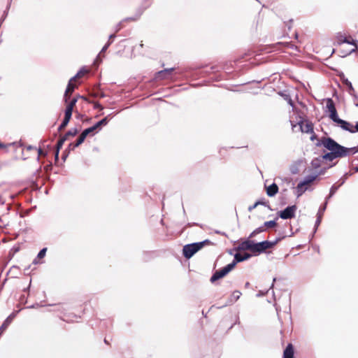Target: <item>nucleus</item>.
<instances>
[{
	"label": "nucleus",
	"mask_w": 358,
	"mask_h": 358,
	"mask_svg": "<svg viewBox=\"0 0 358 358\" xmlns=\"http://www.w3.org/2000/svg\"><path fill=\"white\" fill-rule=\"evenodd\" d=\"M111 116V114L107 115L104 118L101 119V120L98 121L96 123H95L93 126L88 127L85 129H84L82 132V138H86L87 135L92 133L93 131L96 130H99L103 126H106L109 121V117Z\"/></svg>",
	"instance_id": "7ed1b4c3"
},
{
	"label": "nucleus",
	"mask_w": 358,
	"mask_h": 358,
	"mask_svg": "<svg viewBox=\"0 0 358 358\" xmlns=\"http://www.w3.org/2000/svg\"><path fill=\"white\" fill-rule=\"evenodd\" d=\"M153 257V252H147L145 251L142 254V259L145 262H148L150 259H151Z\"/></svg>",
	"instance_id": "2f4dec72"
},
{
	"label": "nucleus",
	"mask_w": 358,
	"mask_h": 358,
	"mask_svg": "<svg viewBox=\"0 0 358 358\" xmlns=\"http://www.w3.org/2000/svg\"><path fill=\"white\" fill-rule=\"evenodd\" d=\"M272 248V243L269 241H264L259 243H253V253L259 255L266 252L267 249Z\"/></svg>",
	"instance_id": "0eeeda50"
},
{
	"label": "nucleus",
	"mask_w": 358,
	"mask_h": 358,
	"mask_svg": "<svg viewBox=\"0 0 358 358\" xmlns=\"http://www.w3.org/2000/svg\"><path fill=\"white\" fill-rule=\"evenodd\" d=\"M60 149L61 148H58V147L56 145V150H55V162H57L59 161V154Z\"/></svg>",
	"instance_id": "4c0bfd02"
},
{
	"label": "nucleus",
	"mask_w": 358,
	"mask_h": 358,
	"mask_svg": "<svg viewBox=\"0 0 358 358\" xmlns=\"http://www.w3.org/2000/svg\"><path fill=\"white\" fill-rule=\"evenodd\" d=\"M351 175H352L351 173H346L343 177H341L340 178V180H339L340 184L338 185H340V187L341 185H343L345 182V180L348 178V177L351 176Z\"/></svg>",
	"instance_id": "72a5a7b5"
},
{
	"label": "nucleus",
	"mask_w": 358,
	"mask_h": 358,
	"mask_svg": "<svg viewBox=\"0 0 358 358\" xmlns=\"http://www.w3.org/2000/svg\"><path fill=\"white\" fill-rule=\"evenodd\" d=\"M89 72V71L87 69H86L85 67H83L81 68L78 71V73L73 76L72 77L71 79H70V81H74L76 80L77 78H80L82 76H83L84 75H85L86 73H87Z\"/></svg>",
	"instance_id": "a878e982"
},
{
	"label": "nucleus",
	"mask_w": 358,
	"mask_h": 358,
	"mask_svg": "<svg viewBox=\"0 0 358 358\" xmlns=\"http://www.w3.org/2000/svg\"><path fill=\"white\" fill-rule=\"evenodd\" d=\"M315 136L314 135V136H313L310 138V139H311V140H313V139H315Z\"/></svg>",
	"instance_id": "0e129e2a"
},
{
	"label": "nucleus",
	"mask_w": 358,
	"mask_h": 358,
	"mask_svg": "<svg viewBox=\"0 0 358 358\" xmlns=\"http://www.w3.org/2000/svg\"><path fill=\"white\" fill-rule=\"evenodd\" d=\"M355 100H357L358 101V96L357 94H355V92H354V95H352Z\"/></svg>",
	"instance_id": "4d7b16f0"
},
{
	"label": "nucleus",
	"mask_w": 358,
	"mask_h": 358,
	"mask_svg": "<svg viewBox=\"0 0 358 358\" xmlns=\"http://www.w3.org/2000/svg\"><path fill=\"white\" fill-rule=\"evenodd\" d=\"M38 306H39L38 303H36V304H34L32 306H29L28 308H37Z\"/></svg>",
	"instance_id": "8fccbe9b"
},
{
	"label": "nucleus",
	"mask_w": 358,
	"mask_h": 358,
	"mask_svg": "<svg viewBox=\"0 0 358 358\" xmlns=\"http://www.w3.org/2000/svg\"><path fill=\"white\" fill-rule=\"evenodd\" d=\"M340 187V185H337L336 184H334L329 190V195L325 198V201L327 202V204L328 203L329 200L334 195V194L336 192V191Z\"/></svg>",
	"instance_id": "393cba45"
},
{
	"label": "nucleus",
	"mask_w": 358,
	"mask_h": 358,
	"mask_svg": "<svg viewBox=\"0 0 358 358\" xmlns=\"http://www.w3.org/2000/svg\"><path fill=\"white\" fill-rule=\"evenodd\" d=\"M143 12V10H141L138 15L136 16V17H127L125 19H124L122 21L120 22L115 27V32H118L121 29H122V24L123 22H127V21H136L137 20L139 17L141 16V15L142 14V13Z\"/></svg>",
	"instance_id": "6ab92c4d"
},
{
	"label": "nucleus",
	"mask_w": 358,
	"mask_h": 358,
	"mask_svg": "<svg viewBox=\"0 0 358 358\" xmlns=\"http://www.w3.org/2000/svg\"><path fill=\"white\" fill-rule=\"evenodd\" d=\"M317 176H318V175L306 176L304 178V179L300 182V185L306 186L308 185H310V183H312L313 181H315L317 179Z\"/></svg>",
	"instance_id": "412c9836"
},
{
	"label": "nucleus",
	"mask_w": 358,
	"mask_h": 358,
	"mask_svg": "<svg viewBox=\"0 0 358 358\" xmlns=\"http://www.w3.org/2000/svg\"><path fill=\"white\" fill-rule=\"evenodd\" d=\"M93 96H95V97H98V96H101V97H104V94L103 93H99V92H94L93 94Z\"/></svg>",
	"instance_id": "c03bdc74"
},
{
	"label": "nucleus",
	"mask_w": 358,
	"mask_h": 358,
	"mask_svg": "<svg viewBox=\"0 0 358 358\" xmlns=\"http://www.w3.org/2000/svg\"><path fill=\"white\" fill-rule=\"evenodd\" d=\"M72 82L73 81H69L66 91L64 92V99L65 102H68L71 94L74 91L75 88L76 87V85L73 84Z\"/></svg>",
	"instance_id": "2eb2a0df"
},
{
	"label": "nucleus",
	"mask_w": 358,
	"mask_h": 358,
	"mask_svg": "<svg viewBox=\"0 0 358 358\" xmlns=\"http://www.w3.org/2000/svg\"><path fill=\"white\" fill-rule=\"evenodd\" d=\"M285 99H287V100H288V103H289L290 106H293V102H292V100L291 99V98H290L289 96L286 95V98H285Z\"/></svg>",
	"instance_id": "a18cd8bd"
},
{
	"label": "nucleus",
	"mask_w": 358,
	"mask_h": 358,
	"mask_svg": "<svg viewBox=\"0 0 358 358\" xmlns=\"http://www.w3.org/2000/svg\"><path fill=\"white\" fill-rule=\"evenodd\" d=\"M278 192V186L275 183H272L266 187V194L268 196H274Z\"/></svg>",
	"instance_id": "a211bd4d"
},
{
	"label": "nucleus",
	"mask_w": 358,
	"mask_h": 358,
	"mask_svg": "<svg viewBox=\"0 0 358 358\" xmlns=\"http://www.w3.org/2000/svg\"><path fill=\"white\" fill-rule=\"evenodd\" d=\"M82 138V133L80 134V135L79 136V137L78 138V139L76 140V141H75V143H71L69 145V150H74L76 148L78 147L80 145H81L84 141L85 140L86 138H83V139H81Z\"/></svg>",
	"instance_id": "b1692460"
},
{
	"label": "nucleus",
	"mask_w": 358,
	"mask_h": 358,
	"mask_svg": "<svg viewBox=\"0 0 358 358\" xmlns=\"http://www.w3.org/2000/svg\"><path fill=\"white\" fill-rule=\"evenodd\" d=\"M347 52H345V51H343L342 52V55H341V57H344L343 55H345V53H346Z\"/></svg>",
	"instance_id": "680f3d73"
},
{
	"label": "nucleus",
	"mask_w": 358,
	"mask_h": 358,
	"mask_svg": "<svg viewBox=\"0 0 358 358\" xmlns=\"http://www.w3.org/2000/svg\"><path fill=\"white\" fill-rule=\"evenodd\" d=\"M209 243H210V241L206 239L203 241L187 244L183 246L182 255L186 259H190L194 254Z\"/></svg>",
	"instance_id": "f03ea898"
},
{
	"label": "nucleus",
	"mask_w": 358,
	"mask_h": 358,
	"mask_svg": "<svg viewBox=\"0 0 358 358\" xmlns=\"http://www.w3.org/2000/svg\"><path fill=\"white\" fill-rule=\"evenodd\" d=\"M215 233L217 234H222V235L226 236V234L224 232H221V231H220L218 230H216L215 231Z\"/></svg>",
	"instance_id": "603ef678"
},
{
	"label": "nucleus",
	"mask_w": 358,
	"mask_h": 358,
	"mask_svg": "<svg viewBox=\"0 0 358 358\" xmlns=\"http://www.w3.org/2000/svg\"><path fill=\"white\" fill-rule=\"evenodd\" d=\"M308 187L304 185H300V182L296 186V195L297 197L301 196L306 190Z\"/></svg>",
	"instance_id": "c85d7f7f"
},
{
	"label": "nucleus",
	"mask_w": 358,
	"mask_h": 358,
	"mask_svg": "<svg viewBox=\"0 0 358 358\" xmlns=\"http://www.w3.org/2000/svg\"><path fill=\"white\" fill-rule=\"evenodd\" d=\"M100 55L101 54H99V55L96 57V59H95V62L94 63H96V62H101V59L100 57Z\"/></svg>",
	"instance_id": "09e8293b"
},
{
	"label": "nucleus",
	"mask_w": 358,
	"mask_h": 358,
	"mask_svg": "<svg viewBox=\"0 0 358 358\" xmlns=\"http://www.w3.org/2000/svg\"><path fill=\"white\" fill-rule=\"evenodd\" d=\"M111 43H112L111 41H108L105 44V45L102 48V49L100 51L99 54H102V53L105 52L107 50V49L108 48V47L110 45Z\"/></svg>",
	"instance_id": "c9c22d12"
},
{
	"label": "nucleus",
	"mask_w": 358,
	"mask_h": 358,
	"mask_svg": "<svg viewBox=\"0 0 358 358\" xmlns=\"http://www.w3.org/2000/svg\"><path fill=\"white\" fill-rule=\"evenodd\" d=\"M297 207L296 205L288 206L284 210H280L277 213L278 217L283 220H289L294 218L296 215Z\"/></svg>",
	"instance_id": "39448f33"
},
{
	"label": "nucleus",
	"mask_w": 358,
	"mask_h": 358,
	"mask_svg": "<svg viewBox=\"0 0 358 358\" xmlns=\"http://www.w3.org/2000/svg\"><path fill=\"white\" fill-rule=\"evenodd\" d=\"M325 172V169H322L319 171V173L317 174V175H322V174H324Z\"/></svg>",
	"instance_id": "6e6d98bb"
},
{
	"label": "nucleus",
	"mask_w": 358,
	"mask_h": 358,
	"mask_svg": "<svg viewBox=\"0 0 358 358\" xmlns=\"http://www.w3.org/2000/svg\"><path fill=\"white\" fill-rule=\"evenodd\" d=\"M241 295V293L239 291H234L229 299V303H233L234 302L236 301L240 298Z\"/></svg>",
	"instance_id": "bb28decb"
},
{
	"label": "nucleus",
	"mask_w": 358,
	"mask_h": 358,
	"mask_svg": "<svg viewBox=\"0 0 358 358\" xmlns=\"http://www.w3.org/2000/svg\"><path fill=\"white\" fill-rule=\"evenodd\" d=\"M326 108L329 112V117L334 122L339 118L335 103L331 98L327 99Z\"/></svg>",
	"instance_id": "6e6552de"
},
{
	"label": "nucleus",
	"mask_w": 358,
	"mask_h": 358,
	"mask_svg": "<svg viewBox=\"0 0 358 358\" xmlns=\"http://www.w3.org/2000/svg\"><path fill=\"white\" fill-rule=\"evenodd\" d=\"M264 231H266V229L264 228L263 226H261L258 228H257L256 229H255L249 236V238H252L253 237H255L257 234H260L262 232H264Z\"/></svg>",
	"instance_id": "c756f323"
},
{
	"label": "nucleus",
	"mask_w": 358,
	"mask_h": 358,
	"mask_svg": "<svg viewBox=\"0 0 358 358\" xmlns=\"http://www.w3.org/2000/svg\"><path fill=\"white\" fill-rule=\"evenodd\" d=\"M355 132H358V122H357L354 126V133Z\"/></svg>",
	"instance_id": "de8ad7c7"
},
{
	"label": "nucleus",
	"mask_w": 358,
	"mask_h": 358,
	"mask_svg": "<svg viewBox=\"0 0 358 358\" xmlns=\"http://www.w3.org/2000/svg\"><path fill=\"white\" fill-rule=\"evenodd\" d=\"M229 254H230V255H232V254H233V252H232V251H231V250H230V251H229Z\"/></svg>",
	"instance_id": "69168bd1"
},
{
	"label": "nucleus",
	"mask_w": 358,
	"mask_h": 358,
	"mask_svg": "<svg viewBox=\"0 0 358 358\" xmlns=\"http://www.w3.org/2000/svg\"><path fill=\"white\" fill-rule=\"evenodd\" d=\"M251 257V255L249 254V253H244V254H241V253H236L234 255V260L231 263H230L229 264L231 266H232V268H234V267L236 266V265L239 263V262H243L245 260H247L248 259H250Z\"/></svg>",
	"instance_id": "9b49d317"
},
{
	"label": "nucleus",
	"mask_w": 358,
	"mask_h": 358,
	"mask_svg": "<svg viewBox=\"0 0 358 358\" xmlns=\"http://www.w3.org/2000/svg\"><path fill=\"white\" fill-rule=\"evenodd\" d=\"M78 133V130L76 128H73V129L69 130L65 134L64 136H62L59 139L56 145L58 147V148H62L64 142L68 140V138L69 136H74L77 135Z\"/></svg>",
	"instance_id": "9d476101"
},
{
	"label": "nucleus",
	"mask_w": 358,
	"mask_h": 358,
	"mask_svg": "<svg viewBox=\"0 0 358 358\" xmlns=\"http://www.w3.org/2000/svg\"><path fill=\"white\" fill-rule=\"evenodd\" d=\"M342 43H348V44H350V45H352L355 46V48H353L351 50L348 51V52L345 53V55L343 56H347V55H350L351 53L355 52L357 50L358 41L357 40H355V39L349 40L348 38L343 37V39H342V41H341V42H339V45H341Z\"/></svg>",
	"instance_id": "ddd939ff"
},
{
	"label": "nucleus",
	"mask_w": 358,
	"mask_h": 358,
	"mask_svg": "<svg viewBox=\"0 0 358 358\" xmlns=\"http://www.w3.org/2000/svg\"><path fill=\"white\" fill-rule=\"evenodd\" d=\"M38 155H45V153H43V150L41 148H39L38 150Z\"/></svg>",
	"instance_id": "5fc2aeb1"
},
{
	"label": "nucleus",
	"mask_w": 358,
	"mask_h": 358,
	"mask_svg": "<svg viewBox=\"0 0 358 358\" xmlns=\"http://www.w3.org/2000/svg\"><path fill=\"white\" fill-rule=\"evenodd\" d=\"M260 201H256L252 206H250L248 207V211L251 212L252 210H254L257 206L259 205Z\"/></svg>",
	"instance_id": "58836bf2"
},
{
	"label": "nucleus",
	"mask_w": 358,
	"mask_h": 358,
	"mask_svg": "<svg viewBox=\"0 0 358 358\" xmlns=\"http://www.w3.org/2000/svg\"><path fill=\"white\" fill-rule=\"evenodd\" d=\"M71 116H72V113L65 110L64 120H63L62 122L61 123V124L58 127L59 131H62L65 129V127L68 125V124L71 118Z\"/></svg>",
	"instance_id": "f3484780"
},
{
	"label": "nucleus",
	"mask_w": 358,
	"mask_h": 358,
	"mask_svg": "<svg viewBox=\"0 0 358 358\" xmlns=\"http://www.w3.org/2000/svg\"><path fill=\"white\" fill-rule=\"evenodd\" d=\"M47 250H48L47 248H42L38 253L37 258L43 259L46 255Z\"/></svg>",
	"instance_id": "473e14b6"
},
{
	"label": "nucleus",
	"mask_w": 358,
	"mask_h": 358,
	"mask_svg": "<svg viewBox=\"0 0 358 358\" xmlns=\"http://www.w3.org/2000/svg\"><path fill=\"white\" fill-rule=\"evenodd\" d=\"M38 258H37V257H36L33 260V262H32V263H33L34 264H38V263H39V262H38Z\"/></svg>",
	"instance_id": "864d4df0"
},
{
	"label": "nucleus",
	"mask_w": 358,
	"mask_h": 358,
	"mask_svg": "<svg viewBox=\"0 0 358 358\" xmlns=\"http://www.w3.org/2000/svg\"><path fill=\"white\" fill-rule=\"evenodd\" d=\"M277 220H278V217L273 220L265 222L263 225L264 228H265V227L272 228V227H275L277 225V223H276Z\"/></svg>",
	"instance_id": "7c9ffc66"
},
{
	"label": "nucleus",
	"mask_w": 358,
	"mask_h": 358,
	"mask_svg": "<svg viewBox=\"0 0 358 358\" xmlns=\"http://www.w3.org/2000/svg\"><path fill=\"white\" fill-rule=\"evenodd\" d=\"M26 149H27V150H36V147H34V146H32V145H27V146L26 147Z\"/></svg>",
	"instance_id": "49530a36"
},
{
	"label": "nucleus",
	"mask_w": 358,
	"mask_h": 358,
	"mask_svg": "<svg viewBox=\"0 0 358 358\" xmlns=\"http://www.w3.org/2000/svg\"><path fill=\"white\" fill-rule=\"evenodd\" d=\"M261 203H259V205H262V206H266L269 210H272L271 206L268 204L267 202L266 201H259Z\"/></svg>",
	"instance_id": "79ce46f5"
},
{
	"label": "nucleus",
	"mask_w": 358,
	"mask_h": 358,
	"mask_svg": "<svg viewBox=\"0 0 358 358\" xmlns=\"http://www.w3.org/2000/svg\"><path fill=\"white\" fill-rule=\"evenodd\" d=\"M94 108H98L99 110H103V106L98 102H95L94 105Z\"/></svg>",
	"instance_id": "37998d69"
},
{
	"label": "nucleus",
	"mask_w": 358,
	"mask_h": 358,
	"mask_svg": "<svg viewBox=\"0 0 358 358\" xmlns=\"http://www.w3.org/2000/svg\"><path fill=\"white\" fill-rule=\"evenodd\" d=\"M174 70L173 68L165 69L164 70L159 71L156 74V78L157 79H166L169 78V75Z\"/></svg>",
	"instance_id": "dca6fc26"
},
{
	"label": "nucleus",
	"mask_w": 358,
	"mask_h": 358,
	"mask_svg": "<svg viewBox=\"0 0 358 358\" xmlns=\"http://www.w3.org/2000/svg\"><path fill=\"white\" fill-rule=\"evenodd\" d=\"M250 285V283L248 282L245 283V287H248Z\"/></svg>",
	"instance_id": "e2e57ef3"
},
{
	"label": "nucleus",
	"mask_w": 358,
	"mask_h": 358,
	"mask_svg": "<svg viewBox=\"0 0 358 358\" xmlns=\"http://www.w3.org/2000/svg\"><path fill=\"white\" fill-rule=\"evenodd\" d=\"M355 172H358V166L354 168Z\"/></svg>",
	"instance_id": "052dcab7"
},
{
	"label": "nucleus",
	"mask_w": 358,
	"mask_h": 358,
	"mask_svg": "<svg viewBox=\"0 0 358 358\" xmlns=\"http://www.w3.org/2000/svg\"><path fill=\"white\" fill-rule=\"evenodd\" d=\"M70 150H69V149L68 148V150H66L63 152V154H62V160H63L64 162L66 159V158H67V157H68V155H69V153Z\"/></svg>",
	"instance_id": "ea45409f"
},
{
	"label": "nucleus",
	"mask_w": 358,
	"mask_h": 358,
	"mask_svg": "<svg viewBox=\"0 0 358 358\" xmlns=\"http://www.w3.org/2000/svg\"><path fill=\"white\" fill-rule=\"evenodd\" d=\"M115 36H115V34H110V35L109 36V41H110V40H111V39L115 38Z\"/></svg>",
	"instance_id": "3c124183"
},
{
	"label": "nucleus",
	"mask_w": 358,
	"mask_h": 358,
	"mask_svg": "<svg viewBox=\"0 0 358 358\" xmlns=\"http://www.w3.org/2000/svg\"><path fill=\"white\" fill-rule=\"evenodd\" d=\"M334 123H336L343 130L354 134V126L350 122L339 117L334 122Z\"/></svg>",
	"instance_id": "1a4fd4ad"
},
{
	"label": "nucleus",
	"mask_w": 358,
	"mask_h": 358,
	"mask_svg": "<svg viewBox=\"0 0 358 358\" xmlns=\"http://www.w3.org/2000/svg\"><path fill=\"white\" fill-rule=\"evenodd\" d=\"M341 79H342L343 84H345L347 86V87H348L349 94L354 95L355 90L352 85V83L350 80H348V78H345L343 75H342Z\"/></svg>",
	"instance_id": "5701e85b"
},
{
	"label": "nucleus",
	"mask_w": 358,
	"mask_h": 358,
	"mask_svg": "<svg viewBox=\"0 0 358 358\" xmlns=\"http://www.w3.org/2000/svg\"><path fill=\"white\" fill-rule=\"evenodd\" d=\"M343 37H345V36L344 35H343L342 33H341V32L337 33L336 38L337 40L338 45H339V42H341V41H342V39H343Z\"/></svg>",
	"instance_id": "e433bc0d"
},
{
	"label": "nucleus",
	"mask_w": 358,
	"mask_h": 358,
	"mask_svg": "<svg viewBox=\"0 0 358 358\" xmlns=\"http://www.w3.org/2000/svg\"><path fill=\"white\" fill-rule=\"evenodd\" d=\"M6 145L1 143H0V148H5Z\"/></svg>",
	"instance_id": "13d9d810"
},
{
	"label": "nucleus",
	"mask_w": 358,
	"mask_h": 358,
	"mask_svg": "<svg viewBox=\"0 0 358 358\" xmlns=\"http://www.w3.org/2000/svg\"><path fill=\"white\" fill-rule=\"evenodd\" d=\"M283 358H294V348L292 344H288L283 352Z\"/></svg>",
	"instance_id": "aec40b11"
},
{
	"label": "nucleus",
	"mask_w": 358,
	"mask_h": 358,
	"mask_svg": "<svg viewBox=\"0 0 358 358\" xmlns=\"http://www.w3.org/2000/svg\"><path fill=\"white\" fill-rule=\"evenodd\" d=\"M275 280H276V278H274L273 279V283H272V285H271V288H273V285H273V283H274V282H275Z\"/></svg>",
	"instance_id": "bf43d9fd"
},
{
	"label": "nucleus",
	"mask_w": 358,
	"mask_h": 358,
	"mask_svg": "<svg viewBox=\"0 0 358 358\" xmlns=\"http://www.w3.org/2000/svg\"><path fill=\"white\" fill-rule=\"evenodd\" d=\"M77 99L76 98H73L72 99L70 102L68 103V105L66 106V111L67 112H69L71 113H72L73 112V107L75 106L76 102H77Z\"/></svg>",
	"instance_id": "cd10ccee"
},
{
	"label": "nucleus",
	"mask_w": 358,
	"mask_h": 358,
	"mask_svg": "<svg viewBox=\"0 0 358 358\" xmlns=\"http://www.w3.org/2000/svg\"><path fill=\"white\" fill-rule=\"evenodd\" d=\"M304 120L303 118H301V120L296 123L294 124L291 121V124L292 127V130L294 131V128L296 127V125H299V129L302 133H306V134H313L314 133L313 129V124L310 122H306V124H304Z\"/></svg>",
	"instance_id": "20e7f679"
},
{
	"label": "nucleus",
	"mask_w": 358,
	"mask_h": 358,
	"mask_svg": "<svg viewBox=\"0 0 358 358\" xmlns=\"http://www.w3.org/2000/svg\"><path fill=\"white\" fill-rule=\"evenodd\" d=\"M324 160H325V158L322 157V155L315 157L312 160L311 166L314 169H318L321 166V164Z\"/></svg>",
	"instance_id": "4be33fe9"
},
{
	"label": "nucleus",
	"mask_w": 358,
	"mask_h": 358,
	"mask_svg": "<svg viewBox=\"0 0 358 358\" xmlns=\"http://www.w3.org/2000/svg\"><path fill=\"white\" fill-rule=\"evenodd\" d=\"M348 156H349L350 155H353L358 152V146L348 148Z\"/></svg>",
	"instance_id": "f704fd0d"
},
{
	"label": "nucleus",
	"mask_w": 358,
	"mask_h": 358,
	"mask_svg": "<svg viewBox=\"0 0 358 358\" xmlns=\"http://www.w3.org/2000/svg\"><path fill=\"white\" fill-rule=\"evenodd\" d=\"M317 146L322 145L329 152L322 155L325 160L332 162L336 158H343L348 156V148L340 145L331 137H322L316 143Z\"/></svg>",
	"instance_id": "f257e3e1"
},
{
	"label": "nucleus",
	"mask_w": 358,
	"mask_h": 358,
	"mask_svg": "<svg viewBox=\"0 0 358 358\" xmlns=\"http://www.w3.org/2000/svg\"><path fill=\"white\" fill-rule=\"evenodd\" d=\"M283 238H284V236H282V237H278V238H275V241H271V243H272V248L273 246H275L278 242H280Z\"/></svg>",
	"instance_id": "a19ab883"
},
{
	"label": "nucleus",
	"mask_w": 358,
	"mask_h": 358,
	"mask_svg": "<svg viewBox=\"0 0 358 358\" xmlns=\"http://www.w3.org/2000/svg\"><path fill=\"white\" fill-rule=\"evenodd\" d=\"M253 243L254 241L250 240H246L241 243L237 247V250H250L253 252Z\"/></svg>",
	"instance_id": "4468645a"
},
{
	"label": "nucleus",
	"mask_w": 358,
	"mask_h": 358,
	"mask_svg": "<svg viewBox=\"0 0 358 358\" xmlns=\"http://www.w3.org/2000/svg\"><path fill=\"white\" fill-rule=\"evenodd\" d=\"M327 202H324V204L322 205L318 210V212L317 214V219H316V221L315 223V230H314L313 233H315L316 231L317 228L321 223L322 217L324 214V212L325 211V210L327 208Z\"/></svg>",
	"instance_id": "f8f14e48"
},
{
	"label": "nucleus",
	"mask_w": 358,
	"mask_h": 358,
	"mask_svg": "<svg viewBox=\"0 0 358 358\" xmlns=\"http://www.w3.org/2000/svg\"><path fill=\"white\" fill-rule=\"evenodd\" d=\"M234 268H232V266H231L229 264L227 266H225L224 267H223L222 268L215 271V273L210 277V282L214 283L215 281L218 280L219 279L224 278Z\"/></svg>",
	"instance_id": "423d86ee"
}]
</instances>
